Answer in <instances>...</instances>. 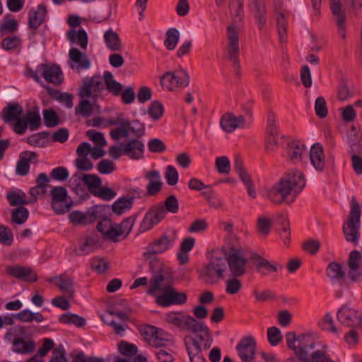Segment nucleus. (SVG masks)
Masks as SVG:
<instances>
[{
  "label": "nucleus",
  "mask_w": 362,
  "mask_h": 362,
  "mask_svg": "<svg viewBox=\"0 0 362 362\" xmlns=\"http://www.w3.org/2000/svg\"><path fill=\"white\" fill-rule=\"evenodd\" d=\"M305 186V179L303 173L293 170L284 175L267 191V197L276 204L283 202H293Z\"/></svg>",
  "instance_id": "f257e3e1"
},
{
  "label": "nucleus",
  "mask_w": 362,
  "mask_h": 362,
  "mask_svg": "<svg viewBox=\"0 0 362 362\" xmlns=\"http://www.w3.org/2000/svg\"><path fill=\"white\" fill-rule=\"evenodd\" d=\"M163 280L164 276L160 272L154 274L150 280L148 294L156 296L157 291H163L162 294L156 296V303L163 307L185 303L187 299V295L184 292H177L171 286L162 288L161 284Z\"/></svg>",
  "instance_id": "f03ea898"
},
{
  "label": "nucleus",
  "mask_w": 362,
  "mask_h": 362,
  "mask_svg": "<svg viewBox=\"0 0 362 362\" xmlns=\"http://www.w3.org/2000/svg\"><path fill=\"white\" fill-rule=\"evenodd\" d=\"M188 332L197 334L194 337H187L185 339L188 355L204 356L203 351L209 349L213 342L209 327L204 322L195 320Z\"/></svg>",
  "instance_id": "7ed1b4c3"
},
{
  "label": "nucleus",
  "mask_w": 362,
  "mask_h": 362,
  "mask_svg": "<svg viewBox=\"0 0 362 362\" xmlns=\"http://www.w3.org/2000/svg\"><path fill=\"white\" fill-rule=\"evenodd\" d=\"M287 346L293 351L295 357L288 358L285 362H310L309 352L315 348V343L310 334L289 332L286 334Z\"/></svg>",
  "instance_id": "20e7f679"
},
{
  "label": "nucleus",
  "mask_w": 362,
  "mask_h": 362,
  "mask_svg": "<svg viewBox=\"0 0 362 362\" xmlns=\"http://www.w3.org/2000/svg\"><path fill=\"white\" fill-rule=\"evenodd\" d=\"M134 222L135 218L133 216L124 218L119 224L112 222L109 218H103L98 222L97 228L106 239L116 243L120 237L124 238L129 235Z\"/></svg>",
  "instance_id": "39448f33"
},
{
  "label": "nucleus",
  "mask_w": 362,
  "mask_h": 362,
  "mask_svg": "<svg viewBox=\"0 0 362 362\" xmlns=\"http://www.w3.org/2000/svg\"><path fill=\"white\" fill-rule=\"evenodd\" d=\"M227 272V259L213 255L200 271L199 278L207 285H216L225 278Z\"/></svg>",
  "instance_id": "423d86ee"
},
{
  "label": "nucleus",
  "mask_w": 362,
  "mask_h": 362,
  "mask_svg": "<svg viewBox=\"0 0 362 362\" xmlns=\"http://www.w3.org/2000/svg\"><path fill=\"white\" fill-rule=\"evenodd\" d=\"M361 208L355 197L351 200V210L348 220L343 225V233L346 241L358 243Z\"/></svg>",
  "instance_id": "0eeeda50"
},
{
  "label": "nucleus",
  "mask_w": 362,
  "mask_h": 362,
  "mask_svg": "<svg viewBox=\"0 0 362 362\" xmlns=\"http://www.w3.org/2000/svg\"><path fill=\"white\" fill-rule=\"evenodd\" d=\"M223 250L225 253V257L227 259V271L230 272L234 277H239L244 275L246 272L247 259L243 251L236 247H229L224 245Z\"/></svg>",
  "instance_id": "6e6552de"
},
{
  "label": "nucleus",
  "mask_w": 362,
  "mask_h": 362,
  "mask_svg": "<svg viewBox=\"0 0 362 362\" xmlns=\"http://www.w3.org/2000/svg\"><path fill=\"white\" fill-rule=\"evenodd\" d=\"M349 144L351 148V163L354 172L357 175L362 174V134L358 132L355 127H352L348 132Z\"/></svg>",
  "instance_id": "1a4fd4ad"
},
{
  "label": "nucleus",
  "mask_w": 362,
  "mask_h": 362,
  "mask_svg": "<svg viewBox=\"0 0 362 362\" xmlns=\"http://www.w3.org/2000/svg\"><path fill=\"white\" fill-rule=\"evenodd\" d=\"M177 239V232L171 230L163 233L160 238L152 241L147 247L146 252L144 253L146 258L150 259L153 255L161 254L167 251Z\"/></svg>",
  "instance_id": "9d476101"
},
{
  "label": "nucleus",
  "mask_w": 362,
  "mask_h": 362,
  "mask_svg": "<svg viewBox=\"0 0 362 362\" xmlns=\"http://www.w3.org/2000/svg\"><path fill=\"white\" fill-rule=\"evenodd\" d=\"M189 76L185 70L168 71L160 78V84L164 89L172 91L188 86Z\"/></svg>",
  "instance_id": "9b49d317"
},
{
  "label": "nucleus",
  "mask_w": 362,
  "mask_h": 362,
  "mask_svg": "<svg viewBox=\"0 0 362 362\" xmlns=\"http://www.w3.org/2000/svg\"><path fill=\"white\" fill-rule=\"evenodd\" d=\"M51 196V207L57 215L64 214L72 206V202H68L67 190L64 187H54L49 192Z\"/></svg>",
  "instance_id": "f8f14e48"
},
{
  "label": "nucleus",
  "mask_w": 362,
  "mask_h": 362,
  "mask_svg": "<svg viewBox=\"0 0 362 362\" xmlns=\"http://www.w3.org/2000/svg\"><path fill=\"white\" fill-rule=\"evenodd\" d=\"M103 90L104 85L100 76H95L90 78H85L82 86L79 88L78 95L81 98H89L93 103H95L100 91Z\"/></svg>",
  "instance_id": "ddd939ff"
},
{
  "label": "nucleus",
  "mask_w": 362,
  "mask_h": 362,
  "mask_svg": "<svg viewBox=\"0 0 362 362\" xmlns=\"http://www.w3.org/2000/svg\"><path fill=\"white\" fill-rule=\"evenodd\" d=\"M338 321L343 325L355 329L362 327V312L346 305L341 306L337 314Z\"/></svg>",
  "instance_id": "4468645a"
},
{
  "label": "nucleus",
  "mask_w": 362,
  "mask_h": 362,
  "mask_svg": "<svg viewBox=\"0 0 362 362\" xmlns=\"http://www.w3.org/2000/svg\"><path fill=\"white\" fill-rule=\"evenodd\" d=\"M165 210L162 203L151 206L146 213L140 226L139 231L144 233L152 229L165 218Z\"/></svg>",
  "instance_id": "2eb2a0df"
},
{
  "label": "nucleus",
  "mask_w": 362,
  "mask_h": 362,
  "mask_svg": "<svg viewBox=\"0 0 362 362\" xmlns=\"http://www.w3.org/2000/svg\"><path fill=\"white\" fill-rule=\"evenodd\" d=\"M326 275L332 284H337L341 288H348L349 282L342 265L337 262H331L326 268Z\"/></svg>",
  "instance_id": "dca6fc26"
},
{
  "label": "nucleus",
  "mask_w": 362,
  "mask_h": 362,
  "mask_svg": "<svg viewBox=\"0 0 362 362\" xmlns=\"http://www.w3.org/2000/svg\"><path fill=\"white\" fill-rule=\"evenodd\" d=\"M348 277L351 282L358 281L362 276V248L361 250H352L348 259Z\"/></svg>",
  "instance_id": "f3484780"
},
{
  "label": "nucleus",
  "mask_w": 362,
  "mask_h": 362,
  "mask_svg": "<svg viewBox=\"0 0 362 362\" xmlns=\"http://www.w3.org/2000/svg\"><path fill=\"white\" fill-rule=\"evenodd\" d=\"M37 70L49 83L58 86L64 81V75L60 67L55 64H42L37 66Z\"/></svg>",
  "instance_id": "a211bd4d"
},
{
  "label": "nucleus",
  "mask_w": 362,
  "mask_h": 362,
  "mask_svg": "<svg viewBox=\"0 0 362 362\" xmlns=\"http://www.w3.org/2000/svg\"><path fill=\"white\" fill-rule=\"evenodd\" d=\"M238 356L243 362H252L255 358L256 341L252 337H245L236 347Z\"/></svg>",
  "instance_id": "6ab92c4d"
},
{
  "label": "nucleus",
  "mask_w": 362,
  "mask_h": 362,
  "mask_svg": "<svg viewBox=\"0 0 362 362\" xmlns=\"http://www.w3.org/2000/svg\"><path fill=\"white\" fill-rule=\"evenodd\" d=\"M18 28V22L15 19L7 20L0 25L1 36L4 37L1 45H19L21 40L15 35H7L8 33H13Z\"/></svg>",
  "instance_id": "aec40b11"
},
{
  "label": "nucleus",
  "mask_w": 362,
  "mask_h": 362,
  "mask_svg": "<svg viewBox=\"0 0 362 362\" xmlns=\"http://www.w3.org/2000/svg\"><path fill=\"white\" fill-rule=\"evenodd\" d=\"M144 338L150 346L155 348L165 347L170 342L163 330L153 326L146 327Z\"/></svg>",
  "instance_id": "412c9836"
},
{
  "label": "nucleus",
  "mask_w": 362,
  "mask_h": 362,
  "mask_svg": "<svg viewBox=\"0 0 362 362\" xmlns=\"http://www.w3.org/2000/svg\"><path fill=\"white\" fill-rule=\"evenodd\" d=\"M144 144L139 139H132L123 143L124 155L131 159L139 160L144 158Z\"/></svg>",
  "instance_id": "4be33fe9"
},
{
  "label": "nucleus",
  "mask_w": 362,
  "mask_h": 362,
  "mask_svg": "<svg viewBox=\"0 0 362 362\" xmlns=\"http://www.w3.org/2000/svg\"><path fill=\"white\" fill-rule=\"evenodd\" d=\"M7 274L27 282H34L37 279V274L29 267L13 265L6 267Z\"/></svg>",
  "instance_id": "5701e85b"
},
{
  "label": "nucleus",
  "mask_w": 362,
  "mask_h": 362,
  "mask_svg": "<svg viewBox=\"0 0 362 362\" xmlns=\"http://www.w3.org/2000/svg\"><path fill=\"white\" fill-rule=\"evenodd\" d=\"M38 155L33 151H25L20 153L16 163V173L20 176H25L30 170V163H36Z\"/></svg>",
  "instance_id": "b1692460"
},
{
  "label": "nucleus",
  "mask_w": 362,
  "mask_h": 362,
  "mask_svg": "<svg viewBox=\"0 0 362 362\" xmlns=\"http://www.w3.org/2000/svg\"><path fill=\"white\" fill-rule=\"evenodd\" d=\"M144 177L148 180L146 192L148 196H156L162 189L163 182L159 171L153 170L146 172Z\"/></svg>",
  "instance_id": "393cba45"
},
{
  "label": "nucleus",
  "mask_w": 362,
  "mask_h": 362,
  "mask_svg": "<svg viewBox=\"0 0 362 362\" xmlns=\"http://www.w3.org/2000/svg\"><path fill=\"white\" fill-rule=\"evenodd\" d=\"M166 322L188 331L196 319L179 312L168 313L165 316Z\"/></svg>",
  "instance_id": "a878e982"
},
{
  "label": "nucleus",
  "mask_w": 362,
  "mask_h": 362,
  "mask_svg": "<svg viewBox=\"0 0 362 362\" xmlns=\"http://www.w3.org/2000/svg\"><path fill=\"white\" fill-rule=\"evenodd\" d=\"M252 259L254 260L257 271L262 272L264 276L276 273L283 268L281 264L271 262L257 254L253 255Z\"/></svg>",
  "instance_id": "bb28decb"
},
{
  "label": "nucleus",
  "mask_w": 362,
  "mask_h": 362,
  "mask_svg": "<svg viewBox=\"0 0 362 362\" xmlns=\"http://www.w3.org/2000/svg\"><path fill=\"white\" fill-rule=\"evenodd\" d=\"M47 281L54 283L59 290L62 293H66L69 298L74 297L75 284L73 279L68 276L66 274L49 278Z\"/></svg>",
  "instance_id": "cd10ccee"
},
{
  "label": "nucleus",
  "mask_w": 362,
  "mask_h": 362,
  "mask_svg": "<svg viewBox=\"0 0 362 362\" xmlns=\"http://www.w3.org/2000/svg\"><path fill=\"white\" fill-rule=\"evenodd\" d=\"M245 122V119L243 116H235L234 114L228 112L222 116L220 124L224 132L230 133L237 128L243 127Z\"/></svg>",
  "instance_id": "c85d7f7f"
},
{
  "label": "nucleus",
  "mask_w": 362,
  "mask_h": 362,
  "mask_svg": "<svg viewBox=\"0 0 362 362\" xmlns=\"http://www.w3.org/2000/svg\"><path fill=\"white\" fill-rule=\"evenodd\" d=\"M287 154L292 163L301 162L303 158L307 155L305 145L300 141H292L288 144Z\"/></svg>",
  "instance_id": "c756f323"
},
{
  "label": "nucleus",
  "mask_w": 362,
  "mask_h": 362,
  "mask_svg": "<svg viewBox=\"0 0 362 362\" xmlns=\"http://www.w3.org/2000/svg\"><path fill=\"white\" fill-rule=\"evenodd\" d=\"M310 160L315 170L322 172L325 168V158L322 146L316 143L310 148Z\"/></svg>",
  "instance_id": "7c9ffc66"
},
{
  "label": "nucleus",
  "mask_w": 362,
  "mask_h": 362,
  "mask_svg": "<svg viewBox=\"0 0 362 362\" xmlns=\"http://www.w3.org/2000/svg\"><path fill=\"white\" fill-rule=\"evenodd\" d=\"M250 9L257 21L259 29L266 24V7L264 0H250Z\"/></svg>",
  "instance_id": "2f4dec72"
},
{
  "label": "nucleus",
  "mask_w": 362,
  "mask_h": 362,
  "mask_svg": "<svg viewBox=\"0 0 362 362\" xmlns=\"http://www.w3.org/2000/svg\"><path fill=\"white\" fill-rule=\"evenodd\" d=\"M47 13V6L44 4H39L36 10H30L28 13L29 27L37 28L45 21Z\"/></svg>",
  "instance_id": "473e14b6"
},
{
  "label": "nucleus",
  "mask_w": 362,
  "mask_h": 362,
  "mask_svg": "<svg viewBox=\"0 0 362 362\" xmlns=\"http://www.w3.org/2000/svg\"><path fill=\"white\" fill-rule=\"evenodd\" d=\"M23 113V108L18 103L8 104L1 112V118L6 123L16 121Z\"/></svg>",
  "instance_id": "72a5a7b5"
},
{
  "label": "nucleus",
  "mask_w": 362,
  "mask_h": 362,
  "mask_svg": "<svg viewBox=\"0 0 362 362\" xmlns=\"http://www.w3.org/2000/svg\"><path fill=\"white\" fill-rule=\"evenodd\" d=\"M275 16L279 42L281 44L286 43L287 40L288 15L281 11H279L275 7Z\"/></svg>",
  "instance_id": "f704fd0d"
},
{
  "label": "nucleus",
  "mask_w": 362,
  "mask_h": 362,
  "mask_svg": "<svg viewBox=\"0 0 362 362\" xmlns=\"http://www.w3.org/2000/svg\"><path fill=\"white\" fill-rule=\"evenodd\" d=\"M73 177L81 180L87 186L89 192L93 195L95 192L100 187L102 180L96 175L83 174L79 175L75 174Z\"/></svg>",
  "instance_id": "c9c22d12"
},
{
  "label": "nucleus",
  "mask_w": 362,
  "mask_h": 362,
  "mask_svg": "<svg viewBox=\"0 0 362 362\" xmlns=\"http://www.w3.org/2000/svg\"><path fill=\"white\" fill-rule=\"evenodd\" d=\"M44 87L49 95L54 100L59 101L64 104L66 107L71 108L73 107V95L68 93H62L60 90L53 89L52 88L42 85Z\"/></svg>",
  "instance_id": "e433bc0d"
},
{
  "label": "nucleus",
  "mask_w": 362,
  "mask_h": 362,
  "mask_svg": "<svg viewBox=\"0 0 362 362\" xmlns=\"http://www.w3.org/2000/svg\"><path fill=\"white\" fill-rule=\"evenodd\" d=\"M35 346L33 340L25 341L22 338H16L13 341V351L17 354H30L34 351Z\"/></svg>",
  "instance_id": "4c0bfd02"
},
{
  "label": "nucleus",
  "mask_w": 362,
  "mask_h": 362,
  "mask_svg": "<svg viewBox=\"0 0 362 362\" xmlns=\"http://www.w3.org/2000/svg\"><path fill=\"white\" fill-rule=\"evenodd\" d=\"M67 38L72 44L78 45H87L88 35L84 29H80L78 31L74 29L69 30L67 32Z\"/></svg>",
  "instance_id": "58836bf2"
},
{
  "label": "nucleus",
  "mask_w": 362,
  "mask_h": 362,
  "mask_svg": "<svg viewBox=\"0 0 362 362\" xmlns=\"http://www.w3.org/2000/svg\"><path fill=\"white\" fill-rule=\"evenodd\" d=\"M239 47H226L224 50V57L233 63L236 74L239 75L240 64H239Z\"/></svg>",
  "instance_id": "ea45409f"
},
{
  "label": "nucleus",
  "mask_w": 362,
  "mask_h": 362,
  "mask_svg": "<svg viewBox=\"0 0 362 362\" xmlns=\"http://www.w3.org/2000/svg\"><path fill=\"white\" fill-rule=\"evenodd\" d=\"M26 194L19 191H11L6 194V199L11 206H23V205L29 204L26 200Z\"/></svg>",
  "instance_id": "a19ab883"
},
{
  "label": "nucleus",
  "mask_w": 362,
  "mask_h": 362,
  "mask_svg": "<svg viewBox=\"0 0 362 362\" xmlns=\"http://www.w3.org/2000/svg\"><path fill=\"white\" fill-rule=\"evenodd\" d=\"M103 78L107 89L114 95H118L122 90V85L114 79L112 74L105 71Z\"/></svg>",
  "instance_id": "79ce46f5"
},
{
  "label": "nucleus",
  "mask_w": 362,
  "mask_h": 362,
  "mask_svg": "<svg viewBox=\"0 0 362 362\" xmlns=\"http://www.w3.org/2000/svg\"><path fill=\"white\" fill-rule=\"evenodd\" d=\"M59 322L64 324H73L78 327H82L86 325V320L78 315L66 313L59 316Z\"/></svg>",
  "instance_id": "37998d69"
},
{
  "label": "nucleus",
  "mask_w": 362,
  "mask_h": 362,
  "mask_svg": "<svg viewBox=\"0 0 362 362\" xmlns=\"http://www.w3.org/2000/svg\"><path fill=\"white\" fill-rule=\"evenodd\" d=\"M277 221L281 224V228L280 230V236L284 239V245H288L290 241L291 231L289 226V221L287 216L279 214L277 217Z\"/></svg>",
  "instance_id": "c03bdc74"
},
{
  "label": "nucleus",
  "mask_w": 362,
  "mask_h": 362,
  "mask_svg": "<svg viewBox=\"0 0 362 362\" xmlns=\"http://www.w3.org/2000/svg\"><path fill=\"white\" fill-rule=\"evenodd\" d=\"M70 59L78 64V68L88 69L90 66V62L81 52L78 49L72 48L69 51Z\"/></svg>",
  "instance_id": "a18cd8bd"
},
{
  "label": "nucleus",
  "mask_w": 362,
  "mask_h": 362,
  "mask_svg": "<svg viewBox=\"0 0 362 362\" xmlns=\"http://www.w3.org/2000/svg\"><path fill=\"white\" fill-rule=\"evenodd\" d=\"M277 117L274 112L270 111L267 115L266 136H280L276 125Z\"/></svg>",
  "instance_id": "49530a36"
},
{
  "label": "nucleus",
  "mask_w": 362,
  "mask_h": 362,
  "mask_svg": "<svg viewBox=\"0 0 362 362\" xmlns=\"http://www.w3.org/2000/svg\"><path fill=\"white\" fill-rule=\"evenodd\" d=\"M233 168L235 171L238 174L240 178L241 179L245 185H247L252 182L250 175L246 172L243 166V162L240 157H235Z\"/></svg>",
  "instance_id": "de8ad7c7"
},
{
  "label": "nucleus",
  "mask_w": 362,
  "mask_h": 362,
  "mask_svg": "<svg viewBox=\"0 0 362 362\" xmlns=\"http://www.w3.org/2000/svg\"><path fill=\"white\" fill-rule=\"evenodd\" d=\"M272 223V221L264 216H261L257 221V229L258 234L262 237H266L270 233Z\"/></svg>",
  "instance_id": "09e8293b"
},
{
  "label": "nucleus",
  "mask_w": 362,
  "mask_h": 362,
  "mask_svg": "<svg viewBox=\"0 0 362 362\" xmlns=\"http://www.w3.org/2000/svg\"><path fill=\"white\" fill-rule=\"evenodd\" d=\"M28 210L24 206H19L11 213V221L17 224L24 223L28 218Z\"/></svg>",
  "instance_id": "8fccbe9b"
},
{
  "label": "nucleus",
  "mask_w": 362,
  "mask_h": 362,
  "mask_svg": "<svg viewBox=\"0 0 362 362\" xmlns=\"http://www.w3.org/2000/svg\"><path fill=\"white\" fill-rule=\"evenodd\" d=\"M335 22L338 26V33L341 38L346 37V13L342 9H339L335 14H333Z\"/></svg>",
  "instance_id": "3c124183"
},
{
  "label": "nucleus",
  "mask_w": 362,
  "mask_h": 362,
  "mask_svg": "<svg viewBox=\"0 0 362 362\" xmlns=\"http://www.w3.org/2000/svg\"><path fill=\"white\" fill-rule=\"evenodd\" d=\"M119 125L118 128L113 129L110 132V136L114 140H119L122 137L127 138L129 136L127 129L128 119H122Z\"/></svg>",
  "instance_id": "603ef678"
},
{
  "label": "nucleus",
  "mask_w": 362,
  "mask_h": 362,
  "mask_svg": "<svg viewBox=\"0 0 362 362\" xmlns=\"http://www.w3.org/2000/svg\"><path fill=\"white\" fill-rule=\"evenodd\" d=\"M89 98H83L79 102L78 105L76 107V113L79 114L84 117H89L93 114V106L91 100Z\"/></svg>",
  "instance_id": "864d4df0"
},
{
  "label": "nucleus",
  "mask_w": 362,
  "mask_h": 362,
  "mask_svg": "<svg viewBox=\"0 0 362 362\" xmlns=\"http://www.w3.org/2000/svg\"><path fill=\"white\" fill-rule=\"evenodd\" d=\"M129 126L127 127L129 135L132 133L137 139H140L145 134V126L144 124L139 122L138 120L129 122L128 120Z\"/></svg>",
  "instance_id": "5fc2aeb1"
},
{
  "label": "nucleus",
  "mask_w": 362,
  "mask_h": 362,
  "mask_svg": "<svg viewBox=\"0 0 362 362\" xmlns=\"http://www.w3.org/2000/svg\"><path fill=\"white\" fill-rule=\"evenodd\" d=\"M44 123L47 127H54L59 124V118L52 109L43 110Z\"/></svg>",
  "instance_id": "6e6d98bb"
},
{
  "label": "nucleus",
  "mask_w": 362,
  "mask_h": 362,
  "mask_svg": "<svg viewBox=\"0 0 362 362\" xmlns=\"http://www.w3.org/2000/svg\"><path fill=\"white\" fill-rule=\"evenodd\" d=\"M215 166L221 174H228L230 171V162L226 156L217 157L215 160Z\"/></svg>",
  "instance_id": "4d7b16f0"
},
{
  "label": "nucleus",
  "mask_w": 362,
  "mask_h": 362,
  "mask_svg": "<svg viewBox=\"0 0 362 362\" xmlns=\"http://www.w3.org/2000/svg\"><path fill=\"white\" fill-rule=\"evenodd\" d=\"M127 201L124 196L119 198L112 206V211L117 215H122L126 209H130L132 204Z\"/></svg>",
  "instance_id": "13d9d810"
},
{
  "label": "nucleus",
  "mask_w": 362,
  "mask_h": 362,
  "mask_svg": "<svg viewBox=\"0 0 362 362\" xmlns=\"http://www.w3.org/2000/svg\"><path fill=\"white\" fill-rule=\"evenodd\" d=\"M25 119L31 131L37 129L40 126L41 118L37 112H29L25 117Z\"/></svg>",
  "instance_id": "bf43d9fd"
},
{
  "label": "nucleus",
  "mask_w": 362,
  "mask_h": 362,
  "mask_svg": "<svg viewBox=\"0 0 362 362\" xmlns=\"http://www.w3.org/2000/svg\"><path fill=\"white\" fill-rule=\"evenodd\" d=\"M241 281L237 277H233L228 279L226 282V292L230 295L237 294L242 288Z\"/></svg>",
  "instance_id": "052dcab7"
},
{
  "label": "nucleus",
  "mask_w": 362,
  "mask_h": 362,
  "mask_svg": "<svg viewBox=\"0 0 362 362\" xmlns=\"http://www.w3.org/2000/svg\"><path fill=\"white\" fill-rule=\"evenodd\" d=\"M96 246V241L93 238L88 237L84 242L81 244L79 248L76 250L78 255H85L94 250Z\"/></svg>",
  "instance_id": "680f3d73"
},
{
  "label": "nucleus",
  "mask_w": 362,
  "mask_h": 362,
  "mask_svg": "<svg viewBox=\"0 0 362 362\" xmlns=\"http://www.w3.org/2000/svg\"><path fill=\"white\" fill-rule=\"evenodd\" d=\"M163 207L165 210V215H166L167 212L176 214L179 210V204L176 197L175 195L168 196L165 199Z\"/></svg>",
  "instance_id": "e2e57ef3"
},
{
  "label": "nucleus",
  "mask_w": 362,
  "mask_h": 362,
  "mask_svg": "<svg viewBox=\"0 0 362 362\" xmlns=\"http://www.w3.org/2000/svg\"><path fill=\"white\" fill-rule=\"evenodd\" d=\"M320 245L318 240L309 238L303 243L302 248L309 255H314L318 252Z\"/></svg>",
  "instance_id": "0e129e2a"
},
{
  "label": "nucleus",
  "mask_w": 362,
  "mask_h": 362,
  "mask_svg": "<svg viewBox=\"0 0 362 362\" xmlns=\"http://www.w3.org/2000/svg\"><path fill=\"white\" fill-rule=\"evenodd\" d=\"M163 106L158 101L152 102L148 109V115L154 120H158L163 116Z\"/></svg>",
  "instance_id": "69168bd1"
},
{
  "label": "nucleus",
  "mask_w": 362,
  "mask_h": 362,
  "mask_svg": "<svg viewBox=\"0 0 362 362\" xmlns=\"http://www.w3.org/2000/svg\"><path fill=\"white\" fill-rule=\"evenodd\" d=\"M72 362H105L103 358L96 356H87L82 351L71 356Z\"/></svg>",
  "instance_id": "338daca9"
},
{
  "label": "nucleus",
  "mask_w": 362,
  "mask_h": 362,
  "mask_svg": "<svg viewBox=\"0 0 362 362\" xmlns=\"http://www.w3.org/2000/svg\"><path fill=\"white\" fill-rule=\"evenodd\" d=\"M310 362H334L331 357L322 350L313 351L310 357Z\"/></svg>",
  "instance_id": "774afa93"
}]
</instances>
